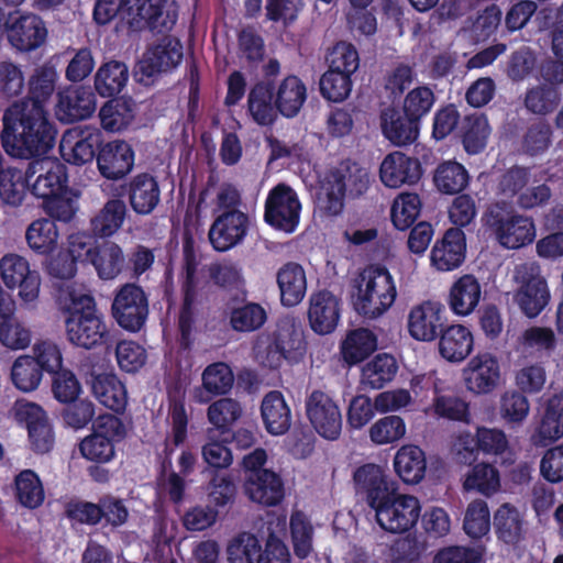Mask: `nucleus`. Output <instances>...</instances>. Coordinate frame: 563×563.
<instances>
[{"instance_id": "1", "label": "nucleus", "mask_w": 563, "mask_h": 563, "mask_svg": "<svg viewBox=\"0 0 563 563\" xmlns=\"http://www.w3.org/2000/svg\"><path fill=\"white\" fill-rule=\"evenodd\" d=\"M57 130L44 107L13 102L2 115L0 140L4 152L15 158H35L55 145Z\"/></svg>"}, {"instance_id": "2", "label": "nucleus", "mask_w": 563, "mask_h": 563, "mask_svg": "<svg viewBox=\"0 0 563 563\" xmlns=\"http://www.w3.org/2000/svg\"><path fill=\"white\" fill-rule=\"evenodd\" d=\"M120 16L132 23L139 19L145 22L150 31L155 33L169 32L177 22L176 8L168 0H97L93 8V20L106 25Z\"/></svg>"}, {"instance_id": "3", "label": "nucleus", "mask_w": 563, "mask_h": 563, "mask_svg": "<svg viewBox=\"0 0 563 563\" xmlns=\"http://www.w3.org/2000/svg\"><path fill=\"white\" fill-rule=\"evenodd\" d=\"M67 340L75 346L92 350L108 343L109 330L93 296L70 294L65 319Z\"/></svg>"}, {"instance_id": "4", "label": "nucleus", "mask_w": 563, "mask_h": 563, "mask_svg": "<svg viewBox=\"0 0 563 563\" xmlns=\"http://www.w3.org/2000/svg\"><path fill=\"white\" fill-rule=\"evenodd\" d=\"M356 297L354 308L358 314L375 319L395 302L397 289L394 278L385 266L368 265L354 279Z\"/></svg>"}, {"instance_id": "5", "label": "nucleus", "mask_w": 563, "mask_h": 563, "mask_svg": "<svg viewBox=\"0 0 563 563\" xmlns=\"http://www.w3.org/2000/svg\"><path fill=\"white\" fill-rule=\"evenodd\" d=\"M307 346L301 323L294 317H285L277 322L271 341L264 350H257L256 356L263 366L277 369L284 361L291 364L302 361Z\"/></svg>"}, {"instance_id": "6", "label": "nucleus", "mask_w": 563, "mask_h": 563, "mask_svg": "<svg viewBox=\"0 0 563 563\" xmlns=\"http://www.w3.org/2000/svg\"><path fill=\"white\" fill-rule=\"evenodd\" d=\"M185 278L181 283L183 302L178 316V345L188 351L194 344V329L196 323V305L199 295V279L197 277L198 261L195 252L192 236L186 235L183 241Z\"/></svg>"}, {"instance_id": "7", "label": "nucleus", "mask_w": 563, "mask_h": 563, "mask_svg": "<svg viewBox=\"0 0 563 563\" xmlns=\"http://www.w3.org/2000/svg\"><path fill=\"white\" fill-rule=\"evenodd\" d=\"M483 219L498 243L506 249H520L532 243L536 238L532 218L514 213L499 203L489 207Z\"/></svg>"}, {"instance_id": "8", "label": "nucleus", "mask_w": 563, "mask_h": 563, "mask_svg": "<svg viewBox=\"0 0 563 563\" xmlns=\"http://www.w3.org/2000/svg\"><path fill=\"white\" fill-rule=\"evenodd\" d=\"M148 312V297L140 285L126 283L117 289L111 313L120 328L139 332L145 325Z\"/></svg>"}, {"instance_id": "9", "label": "nucleus", "mask_w": 563, "mask_h": 563, "mask_svg": "<svg viewBox=\"0 0 563 563\" xmlns=\"http://www.w3.org/2000/svg\"><path fill=\"white\" fill-rule=\"evenodd\" d=\"M374 510L376 521L383 530L390 533H405L416 526L421 506L417 497L402 495L396 490L379 503Z\"/></svg>"}, {"instance_id": "10", "label": "nucleus", "mask_w": 563, "mask_h": 563, "mask_svg": "<svg viewBox=\"0 0 563 563\" xmlns=\"http://www.w3.org/2000/svg\"><path fill=\"white\" fill-rule=\"evenodd\" d=\"M301 202L297 192L282 183L273 187L266 197L264 221L285 233L296 231L300 221Z\"/></svg>"}, {"instance_id": "11", "label": "nucleus", "mask_w": 563, "mask_h": 563, "mask_svg": "<svg viewBox=\"0 0 563 563\" xmlns=\"http://www.w3.org/2000/svg\"><path fill=\"white\" fill-rule=\"evenodd\" d=\"M26 175L30 192L42 201L68 191V168L57 158H33L26 166Z\"/></svg>"}, {"instance_id": "12", "label": "nucleus", "mask_w": 563, "mask_h": 563, "mask_svg": "<svg viewBox=\"0 0 563 563\" xmlns=\"http://www.w3.org/2000/svg\"><path fill=\"white\" fill-rule=\"evenodd\" d=\"M183 57L181 42L177 37L164 35L146 49L139 62L136 74L141 75L140 81L148 84L162 73L170 71L180 64Z\"/></svg>"}, {"instance_id": "13", "label": "nucleus", "mask_w": 563, "mask_h": 563, "mask_svg": "<svg viewBox=\"0 0 563 563\" xmlns=\"http://www.w3.org/2000/svg\"><path fill=\"white\" fill-rule=\"evenodd\" d=\"M47 35L46 24L40 15L19 11L8 14L7 38L16 51L33 52L46 42Z\"/></svg>"}, {"instance_id": "14", "label": "nucleus", "mask_w": 563, "mask_h": 563, "mask_svg": "<svg viewBox=\"0 0 563 563\" xmlns=\"http://www.w3.org/2000/svg\"><path fill=\"white\" fill-rule=\"evenodd\" d=\"M251 225L247 213L241 210L220 212L210 225L208 238L217 252H227L242 244Z\"/></svg>"}, {"instance_id": "15", "label": "nucleus", "mask_w": 563, "mask_h": 563, "mask_svg": "<svg viewBox=\"0 0 563 563\" xmlns=\"http://www.w3.org/2000/svg\"><path fill=\"white\" fill-rule=\"evenodd\" d=\"M517 280L520 286L514 294V301L523 316L529 319L537 318L549 305L550 289L544 277L527 267L517 271Z\"/></svg>"}, {"instance_id": "16", "label": "nucleus", "mask_w": 563, "mask_h": 563, "mask_svg": "<svg viewBox=\"0 0 563 563\" xmlns=\"http://www.w3.org/2000/svg\"><path fill=\"white\" fill-rule=\"evenodd\" d=\"M306 415L314 430L324 439L336 440L342 430L338 404L324 391L313 390L306 399Z\"/></svg>"}, {"instance_id": "17", "label": "nucleus", "mask_w": 563, "mask_h": 563, "mask_svg": "<svg viewBox=\"0 0 563 563\" xmlns=\"http://www.w3.org/2000/svg\"><path fill=\"white\" fill-rule=\"evenodd\" d=\"M0 273L9 289L19 288V296L25 302L38 297L41 277L36 271L30 269L29 262L18 254H5L0 261Z\"/></svg>"}, {"instance_id": "18", "label": "nucleus", "mask_w": 563, "mask_h": 563, "mask_svg": "<svg viewBox=\"0 0 563 563\" xmlns=\"http://www.w3.org/2000/svg\"><path fill=\"white\" fill-rule=\"evenodd\" d=\"M446 322L445 307L441 302L426 300L411 308L408 331L417 341L432 342L438 339Z\"/></svg>"}, {"instance_id": "19", "label": "nucleus", "mask_w": 563, "mask_h": 563, "mask_svg": "<svg viewBox=\"0 0 563 563\" xmlns=\"http://www.w3.org/2000/svg\"><path fill=\"white\" fill-rule=\"evenodd\" d=\"M353 479L356 492L364 496L372 509L398 490L397 483L389 478L385 468L374 463L358 466Z\"/></svg>"}, {"instance_id": "20", "label": "nucleus", "mask_w": 563, "mask_h": 563, "mask_svg": "<svg viewBox=\"0 0 563 563\" xmlns=\"http://www.w3.org/2000/svg\"><path fill=\"white\" fill-rule=\"evenodd\" d=\"M15 416L26 426L31 449L37 454L48 453L55 437L45 410L34 402L18 404Z\"/></svg>"}, {"instance_id": "21", "label": "nucleus", "mask_w": 563, "mask_h": 563, "mask_svg": "<svg viewBox=\"0 0 563 563\" xmlns=\"http://www.w3.org/2000/svg\"><path fill=\"white\" fill-rule=\"evenodd\" d=\"M96 110V97L90 87H67L58 92L55 115L62 123H75L90 118Z\"/></svg>"}, {"instance_id": "22", "label": "nucleus", "mask_w": 563, "mask_h": 563, "mask_svg": "<svg viewBox=\"0 0 563 563\" xmlns=\"http://www.w3.org/2000/svg\"><path fill=\"white\" fill-rule=\"evenodd\" d=\"M135 153L131 144L113 140L102 144L97 155L100 175L108 180L124 178L134 167Z\"/></svg>"}, {"instance_id": "23", "label": "nucleus", "mask_w": 563, "mask_h": 563, "mask_svg": "<svg viewBox=\"0 0 563 563\" xmlns=\"http://www.w3.org/2000/svg\"><path fill=\"white\" fill-rule=\"evenodd\" d=\"M463 378L467 390L475 395L493 393L500 382V366L497 357L490 353L475 355L463 369Z\"/></svg>"}, {"instance_id": "24", "label": "nucleus", "mask_w": 563, "mask_h": 563, "mask_svg": "<svg viewBox=\"0 0 563 563\" xmlns=\"http://www.w3.org/2000/svg\"><path fill=\"white\" fill-rule=\"evenodd\" d=\"M131 209L139 216L151 214L161 201V187L157 178L143 172L132 176L122 186Z\"/></svg>"}, {"instance_id": "25", "label": "nucleus", "mask_w": 563, "mask_h": 563, "mask_svg": "<svg viewBox=\"0 0 563 563\" xmlns=\"http://www.w3.org/2000/svg\"><path fill=\"white\" fill-rule=\"evenodd\" d=\"M465 255V233L460 228H450L433 244L430 263L439 272H452L464 263Z\"/></svg>"}, {"instance_id": "26", "label": "nucleus", "mask_w": 563, "mask_h": 563, "mask_svg": "<svg viewBox=\"0 0 563 563\" xmlns=\"http://www.w3.org/2000/svg\"><path fill=\"white\" fill-rule=\"evenodd\" d=\"M67 139L63 137L60 142V153L63 158L69 164L81 166L91 163L97 155L99 148L103 144V135L101 131L93 126H85L76 132V135Z\"/></svg>"}, {"instance_id": "27", "label": "nucleus", "mask_w": 563, "mask_h": 563, "mask_svg": "<svg viewBox=\"0 0 563 563\" xmlns=\"http://www.w3.org/2000/svg\"><path fill=\"white\" fill-rule=\"evenodd\" d=\"M422 166L418 158L401 152L388 154L379 167L382 183L389 188L417 184L422 176Z\"/></svg>"}, {"instance_id": "28", "label": "nucleus", "mask_w": 563, "mask_h": 563, "mask_svg": "<svg viewBox=\"0 0 563 563\" xmlns=\"http://www.w3.org/2000/svg\"><path fill=\"white\" fill-rule=\"evenodd\" d=\"M340 299L330 290L313 292L309 299L308 321L311 330L320 335L332 333L340 320Z\"/></svg>"}, {"instance_id": "29", "label": "nucleus", "mask_w": 563, "mask_h": 563, "mask_svg": "<svg viewBox=\"0 0 563 563\" xmlns=\"http://www.w3.org/2000/svg\"><path fill=\"white\" fill-rule=\"evenodd\" d=\"M244 492L253 503L274 507L285 497V486L282 476L274 471H262L245 476Z\"/></svg>"}, {"instance_id": "30", "label": "nucleus", "mask_w": 563, "mask_h": 563, "mask_svg": "<svg viewBox=\"0 0 563 563\" xmlns=\"http://www.w3.org/2000/svg\"><path fill=\"white\" fill-rule=\"evenodd\" d=\"M404 111L389 106L380 112V128L383 135L396 146H405L417 141L421 125L410 120Z\"/></svg>"}, {"instance_id": "31", "label": "nucleus", "mask_w": 563, "mask_h": 563, "mask_svg": "<svg viewBox=\"0 0 563 563\" xmlns=\"http://www.w3.org/2000/svg\"><path fill=\"white\" fill-rule=\"evenodd\" d=\"M247 112L261 126L273 125L278 117L273 81L262 80L253 85L247 96Z\"/></svg>"}, {"instance_id": "32", "label": "nucleus", "mask_w": 563, "mask_h": 563, "mask_svg": "<svg viewBox=\"0 0 563 563\" xmlns=\"http://www.w3.org/2000/svg\"><path fill=\"white\" fill-rule=\"evenodd\" d=\"M280 303L291 308L299 305L307 292V277L303 267L296 262H287L276 274Z\"/></svg>"}, {"instance_id": "33", "label": "nucleus", "mask_w": 563, "mask_h": 563, "mask_svg": "<svg viewBox=\"0 0 563 563\" xmlns=\"http://www.w3.org/2000/svg\"><path fill=\"white\" fill-rule=\"evenodd\" d=\"M438 339L441 356L451 363L464 361L473 351L474 338L465 325L445 323Z\"/></svg>"}, {"instance_id": "34", "label": "nucleus", "mask_w": 563, "mask_h": 563, "mask_svg": "<svg viewBox=\"0 0 563 563\" xmlns=\"http://www.w3.org/2000/svg\"><path fill=\"white\" fill-rule=\"evenodd\" d=\"M90 387L96 399L112 411L123 412L128 405V391L125 385L115 374H92Z\"/></svg>"}, {"instance_id": "35", "label": "nucleus", "mask_w": 563, "mask_h": 563, "mask_svg": "<svg viewBox=\"0 0 563 563\" xmlns=\"http://www.w3.org/2000/svg\"><path fill=\"white\" fill-rule=\"evenodd\" d=\"M261 417L269 434L283 435L288 432L291 426V410L282 391L271 390L263 397Z\"/></svg>"}, {"instance_id": "36", "label": "nucleus", "mask_w": 563, "mask_h": 563, "mask_svg": "<svg viewBox=\"0 0 563 563\" xmlns=\"http://www.w3.org/2000/svg\"><path fill=\"white\" fill-rule=\"evenodd\" d=\"M90 264L102 280H112L123 271L125 257L122 247L112 241H103L88 251Z\"/></svg>"}, {"instance_id": "37", "label": "nucleus", "mask_w": 563, "mask_h": 563, "mask_svg": "<svg viewBox=\"0 0 563 563\" xmlns=\"http://www.w3.org/2000/svg\"><path fill=\"white\" fill-rule=\"evenodd\" d=\"M482 287L474 275L465 274L451 286L448 303L456 316H468L478 306Z\"/></svg>"}, {"instance_id": "38", "label": "nucleus", "mask_w": 563, "mask_h": 563, "mask_svg": "<svg viewBox=\"0 0 563 563\" xmlns=\"http://www.w3.org/2000/svg\"><path fill=\"white\" fill-rule=\"evenodd\" d=\"M563 437V391L551 396L543 408L533 438L537 443L547 445Z\"/></svg>"}, {"instance_id": "39", "label": "nucleus", "mask_w": 563, "mask_h": 563, "mask_svg": "<svg viewBox=\"0 0 563 563\" xmlns=\"http://www.w3.org/2000/svg\"><path fill=\"white\" fill-rule=\"evenodd\" d=\"M128 208L119 198L109 199L102 208L90 218L89 230L93 238H110L123 225Z\"/></svg>"}, {"instance_id": "40", "label": "nucleus", "mask_w": 563, "mask_h": 563, "mask_svg": "<svg viewBox=\"0 0 563 563\" xmlns=\"http://www.w3.org/2000/svg\"><path fill=\"white\" fill-rule=\"evenodd\" d=\"M58 80V74L54 65L45 63L37 66L27 81V96L16 102H25L27 107H44L51 99Z\"/></svg>"}, {"instance_id": "41", "label": "nucleus", "mask_w": 563, "mask_h": 563, "mask_svg": "<svg viewBox=\"0 0 563 563\" xmlns=\"http://www.w3.org/2000/svg\"><path fill=\"white\" fill-rule=\"evenodd\" d=\"M332 183L343 186V191L351 198L365 194L369 186V173L358 163L344 159L329 173Z\"/></svg>"}, {"instance_id": "42", "label": "nucleus", "mask_w": 563, "mask_h": 563, "mask_svg": "<svg viewBox=\"0 0 563 563\" xmlns=\"http://www.w3.org/2000/svg\"><path fill=\"white\" fill-rule=\"evenodd\" d=\"M394 468L404 483H420L427 470V460L423 450L413 444L401 446L394 457Z\"/></svg>"}, {"instance_id": "43", "label": "nucleus", "mask_w": 563, "mask_h": 563, "mask_svg": "<svg viewBox=\"0 0 563 563\" xmlns=\"http://www.w3.org/2000/svg\"><path fill=\"white\" fill-rule=\"evenodd\" d=\"M277 110L285 118H294L307 100V87L296 75L284 78L275 90Z\"/></svg>"}, {"instance_id": "44", "label": "nucleus", "mask_w": 563, "mask_h": 563, "mask_svg": "<svg viewBox=\"0 0 563 563\" xmlns=\"http://www.w3.org/2000/svg\"><path fill=\"white\" fill-rule=\"evenodd\" d=\"M128 80V66L123 62L109 60L97 69L93 86L100 97L112 98L124 89Z\"/></svg>"}, {"instance_id": "45", "label": "nucleus", "mask_w": 563, "mask_h": 563, "mask_svg": "<svg viewBox=\"0 0 563 563\" xmlns=\"http://www.w3.org/2000/svg\"><path fill=\"white\" fill-rule=\"evenodd\" d=\"M30 191V180L24 170L16 167H0V200L3 205L18 208L23 205Z\"/></svg>"}, {"instance_id": "46", "label": "nucleus", "mask_w": 563, "mask_h": 563, "mask_svg": "<svg viewBox=\"0 0 563 563\" xmlns=\"http://www.w3.org/2000/svg\"><path fill=\"white\" fill-rule=\"evenodd\" d=\"M465 166L456 161H443L433 172V184L444 195H459L470 184Z\"/></svg>"}, {"instance_id": "47", "label": "nucleus", "mask_w": 563, "mask_h": 563, "mask_svg": "<svg viewBox=\"0 0 563 563\" xmlns=\"http://www.w3.org/2000/svg\"><path fill=\"white\" fill-rule=\"evenodd\" d=\"M377 349V338L368 329L351 330L341 344V354L345 363L356 365L366 360Z\"/></svg>"}, {"instance_id": "48", "label": "nucleus", "mask_w": 563, "mask_h": 563, "mask_svg": "<svg viewBox=\"0 0 563 563\" xmlns=\"http://www.w3.org/2000/svg\"><path fill=\"white\" fill-rule=\"evenodd\" d=\"M134 117V102L131 98H112L99 111L101 126L109 132L125 130Z\"/></svg>"}, {"instance_id": "49", "label": "nucleus", "mask_w": 563, "mask_h": 563, "mask_svg": "<svg viewBox=\"0 0 563 563\" xmlns=\"http://www.w3.org/2000/svg\"><path fill=\"white\" fill-rule=\"evenodd\" d=\"M523 518L519 510L510 504L501 505L494 516L497 538L506 544H518L525 534Z\"/></svg>"}, {"instance_id": "50", "label": "nucleus", "mask_w": 563, "mask_h": 563, "mask_svg": "<svg viewBox=\"0 0 563 563\" xmlns=\"http://www.w3.org/2000/svg\"><path fill=\"white\" fill-rule=\"evenodd\" d=\"M398 371L396 358L387 353L377 354L362 368L361 383L371 389H380L391 382Z\"/></svg>"}, {"instance_id": "51", "label": "nucleus", "mask_w": 563, "mask_h": 563, "mask_svg": "<svg viewBox=\"0 0 563 563\" xmlns=\"http://www.w3.org/2000/svg\"><path fill=\"white\" fill-rule=\"evenodd\" d=\"M492 129L485 114L466 115L462 123V144L468 155L482 153L488 142Z\"/></svg>"}, {"instance_id": "52", "label": "nucleus", "mask_w": 563, "mask_h": 563, "mask_svg": "<svg viewBox=\"0 0 563 563\" xmlns=\"http://www.w3.org/2000/svg\"><path fill=\"white\" fill-rule=\"evenodd\" d=\"M58 236L55 221L45 218L34 220L25 232L29 247L40 255H48L55 251Z\"/></svg>"}, {"instance_id": "53", "label": "nucleus", "mask_w": 563, "mask_h": 563, "mask_svg": "<svg viewBox=\"0 0 563 563\" xmlns=\"http://www.w3.org/2000/svg\"><path fill=\"white\" fill-rule=\"evenodd\" d=\"M168 422L170 433L164 441V455L170 460L176 448L184 444L188 435V415L181 400H173L169 404Z\"/></svg>"}, {"instance_id": "54", "label": "nucleus", "mask_w": 563, "mask_h": 563, "mask_svg": "<svg viewBox=\"0 0 563 563\" xmlns=\"http://www.w3.org/2000/svg\"><path fill=\"white\" fill-rule=\"evenodd\" d=\"M437 101L433 89L428 85H419L410 89L404 97L401 110L412 121L421 125L422 120L429 115Z\"/></svg>"}, {"instance_id": "55", "label": "nucleus", "mask_w": 563, "mask_h": 563, "mask_svg": "<svg viewBox=\"0 0 563 563\" xmlns=\"http://www.w3.org/2000/svg\"><path fill=\"white\" fill-rule=\"evenodd\" d=\"M44 369L33 356L22 355L12 365L11 379L19 390L30 393L38 387Z\"/></svg>"}, {"instance_id": "56", "label": "nucleus", "mask_w": 563, "mask_h": 563, "mask_svg": "<svg viewBox=\"0 0 563 563\" xmlns=\"http://www.w3.org/2000/svg\"><path fill=\"white\" fill-rule=\"evenodd\" d=\"M561 101V93L558 88L547 84H540L526 91V109L538 115L552 113Z\"/></svg>"}, {"instance_id": "57", "label": "nucleus", "mask_w": 563, "mask_h": 563, "mask_svg": "<svg viewBox=\"0 0 563 563\" xmlns=\"http://www.w3.org/2000/svg\"><path fill=\"white\" fill-rule=\"evenodd\" d=\"M15 496L18 501L35 509L44 501V488L38 475L32 470H24L15 477Z\"/></svg>"}, {"instance_id": "58", "label": "nucleus", "mask_w": 563, "mask_h": 563, "mask_svg": "<svg viewBox=\"0 0 563 563\" xmlns=\"http://www.w3.org/2000/svg\"><path fill=\"white\" fill-rule=\"evenodd\" d=\"M463 486L465 490H476L482 495L489 497L500 487L499 472L490 464H476L467 474Z\"/></svg>"}, {"instance_id": "59", "label": "nucleus", "mask_w": 563, "mask_h": 563, "mask_svg": "<svg viewBox=\"0 0 563 563\" xmlns=\"http://www.w3.org/2000/svg\"><path fill=\"white\" fill-rule=\"evenodd\" d=\"M267 320L265 308L257 302H245L230 312V324L238 332H253L261 329Z\"/></svg>"}, {"instance_id": "60", "label": "nucleus", "mask_w": 563, "mask_h": 563, "mask_svg": "<svg viewBox=\"0 0 563 563\" xmlns=\"http://www.w3.org/2000/svg\"><path fill=\"white\" fill-rule=\"evenodd\" d=\"M420 211L421 199L418 194H400L395 199L390 210L394 227L400 231L409 229L419 217Z\"/></svg>"}, {"instance_id": "61", "label": "nucleus", "mask_w": 563, "mask_h": 563, "mask_svg": "<svg viewBox=\"0 0 563 563\" xmlns=\"http://www.w3.org/2000/svg\"><path fill=\"white\" fill-rule=\"evenodd\" d=\"M289 527L295 555L300 560L307 559L313 550V527L310 520L297 511L291 515Z\"/></svg>"}, {"instance_id": "62", "label": "nucleus", "mask_w": 563, "mask_h": 563, "mask_svg": "<svg viewBox=\"0 0 563 563\" xmlns=\"http://www.w3.org/2000/svg\"><path fill=\"white\" fill-rule=\"evenodd\" d=\"M321 96L331 102H342L352 90L351 75L338 69L329 68L320 78Z\"/></svg>"}, {"instance_id": "63", "label": "nucleus", "mask_w": 563, "mask_h": 563, "mask_svg": "<svg viewBox=\"0 0 563 563\" xmlns=\"http://www.w3.org/2000/svg\"><path fill=\"white\" fill-rule=\"evenodd\" d=\"M234 383V375L231 367L224 362L209 364L202 372V387L212 395L228 394Z\"/></svg>"}, {"instance_id": "64", "label": "nucleus", "mask_w": 563, "mask_h": 563, "mask_svg": "<svg viewBox=\"0 0 563 563\" xmlns=\"http://www.w3.org/2000/svg\"><path fill=\"white\" fill-rule=\"evenodd\" d=\"M261 548L254 534L242 533L228 545V561L229 563H257Z\"/></svg>"}]
</instances>
